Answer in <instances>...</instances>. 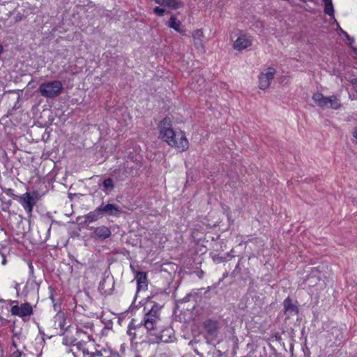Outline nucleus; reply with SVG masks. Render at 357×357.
Wrapping results in <instances>:
<instances>
[{"mask_svg": "<svg viewBox=\"0 0 357 357\" xmlns=\"http://www.w3.org/2000/svg\"><path fill=\"white\" fill-rule=\"evenodd\" d=\"M160 138L172 147L179 151H185L189 147V142L184 132L176 131L172 128L169 118H165L158 125Z\"/></svg>", "mask_w": 357, "mask_h": 357, "instance_id": "1", "label": "nucleus"}, {"mask_svg": "<svg viewBox=\"0 0 357 357\" xmlns=\"http://www.w3.org/2000/svg\"><path fill=\"white\" fill-rule=\"evenodd\" d=\"M161 308L162 305L154 303L144 316L142 322L144 324V327L147 333H149V335L159 329Z\"/></svg>", "mask_w": 357, "mask_h": 357, "instance_id": "2", "label": "nucleus"}, {"mask_svg": "<svg viewBox=\"0 0 357 357\" xmlns=\"http://www.w3.org/2000/svg\"><path fill=\"white\" fill-rule=\"evenodd\" d=\"M127 333L132 343L149 342V333L142 321L136 323L135 319H132L128 324Z\"/></svg>", "mask_w": 357, "mask_h": 357, "instance_id": "3", "label": "nucleus"}, {"mask_svg": "<svg viewBox=\"0 0 357 357\" xmlns=\"http://www.w3.org/2000/svg\"><path fill=\"white\" fill-rule=\"evenodd\" d=\"M312 100L320 107L339 109L342 104L339 98L335 96H324L321 93H315L312 96Z\"/></svg>", "mask_w": 357, "mask_h": 357, "instance_id": "4", "label": "nucleus"}, {"mask_svg": "<svg viewBox=\"0 0 357 357\" xmlns=\"http://www.w3.org/2000/svg\"><path fill=\"white\" fill-rule=\"evenodd\" d=\"M63 90V84L60 81H51L43 83L39 86V91L42 96L53 98L58 96Z\"/></svg>", "mask_w": 357, "mask_h": 357, "instance_id": "5", "label": "nucleus"}, {"mask_svg": "<svg viewBox=\"0 0 357 357\" xmlns=\"http://www.w3.org/2000/svg\"><path fill=\"white\" fill-rule=\"evenodd\" d=\"M149 343L156 344L159 342H174L176 340L174 331L172 328H166L162 331H155L149 335Z\"/></svg>", "mask_w": 357, "mask_h": 357, "instance_id": "6", "label": "nucleus"}, {"mask_svg": "<svg viewBox=\"0 0 357 357\" xmlns=\"http://www.w3.org/2000/svg\"><path fill=\"white\" fill-rule=\"evenodd\" d=\"M76 334L81 341L84 342V338L93 340V324L89 320L79 319L76 320Z\"/></svg>", "mask_w": 357, "mask_h": 357, "instance_id": "7", "label": "nucleus"}, {"mask_svg": "<svg viewBox=\"0 0 357 357\" xmlns=\"http://www.w3.org/2000/svg\"><path fill=\"white\" fill-rule=\"evenodd\" d=\"M10 313L12 315L24 319L33 314V308L30 303H24L18 305L17 301H11Z\"/></svg>", "mask_w": 357, "mask_h": 357, "instance_id": "8", "label": "nucleus"}, {"mask_svg": "<svg viewBox=\"0 0 357 357\" xmlns=\"http://www.w3.org/2000/svg\"><path fill=\"white\" fill-rule=\"evenodd\" d=\"M69 352L73 354V357H103L100 351L90 352L82 343L72 345Z\"/></svg>", "mask_w": 357, "mask_h": 357, "instance_id": "9", "label": "nucleus"}, {"mask_svg": "<svg viewBox=\"0 0 357 357\" xmlns=\"http://www.w3.org/2000/svg\"><path fill=\"white\" fill-rule=\"evenodd\" d=\"M275 74V70L272 67H268L262 71L259 75V87L261 90L268 89Z\"/></svg>", "mask_w": 357, "mask_h": 357, "instance_id": "10", "label": "nucleus"}, {"mask_svg": "<svg viewBox=\"0 0 357 357\" xmlns=\"http://www.w3.org/2000/svg\"><path fill=\"white\" fill-rule=\"evenodd\" d=\"M53 328L55 330L56 335H62L67 331L68 326H66V317L63 312H59L55 314L52 319Z\"/></svg>", "mask_w": 357, "mask_h": 357, "instance_id": "11", "label": "nucleus"}, {"mask_svg": "<svg viewBox=\"0 0 357 357\" xmlns=\"http://www.w3.org/2000/svg\"><path fill=\"white\" fill-rule=\"evenodd\" d=\"M252 37L250 34L241 33L234 42L233 47L237 51H242L250 47L252 44Z\"/></svg>", "mask_w": 357, "mask_h": 357, "instance_id": "12", "label": "nucleus"}, {"mask_svg": "<svg viewBox=\"0 0 357 357\" xmlns=\"http://www.w3.org/2000/svg\"><path fill=\"white\" fill-rule=\"evenodd\" d=\"M18 202L28 214H31L33 206L36 204V201L30 193L26 192L19 197Z\"/></svg>", "mask_w": 357, "mask_h": 357, "instance_id": "13", "label": "nucleus"}, {"mask_svg": "<svg viewBox=\"0 0 357 357\" xmlns=\"http://www.w3.org/2000/svg\"><path fill=\"white\" fill-rule=\"evenodd\" d=\"M132 168L129 167L128 162L120 166L113 172V176L116 179L123 181H125L131 174Z\"/></svg>", "mask_w": 357, "mask_h": 357, "instance_id": "14", "label": "nucleus"}, {"mask_svg": "<svg viewBox=\"0 0 357 357\" xmlns=\"http://www.w3.org/2000/svg\"><path fill=\"white\" fill-rule=\"evenodd\" d=\"M91 229H93V237L96 239L105 240L111 236L110 229L105 225L92 227Z\"/></svg>", "mask_w": 357, "mask_h": 357, "instance_id": "15", "label": "nucleus"}, {"mask_svg": "<svg viewBox=\"0 0 357 357\" xmlns=\"http://www.w3.org/2000/svg\"><path fill=\"white\" fill-rule=\"evenodd\" d=\"M114 287V279L109 276L104 278L99 284V291L102 294H109Z\"/></svg>", "mask_w": 357, "mask_h": 357, "instance_id": "16", "label": "nucleus"}, {"mask_svg": "<svg viewBox=\"0 0 357 357\" xmlns=\"http://www.w3.org/2000/svg\"><path fill=\"white\" fill-rule=\"evenodd\" d=\"M98 207L101 212L102 216L104 215L114 216L117 215L120 213V208L115 204H108L105 205L102 204Z\"/></svg>", "mask_w": 357, "mask_h": 357, "instance_id": "17", "label": "nucleus"}, {"mask_svg": "<svg viewBox=\"0 0 357 357\" xmlns=\"http://www.w3.org/2000/svg\"><path fill=\"white\" fill-rule=\"evenodd\" d=\"M135 280L137 281V291L146 290L148 286L147 283V275L144 272L139 271L135 275Z\"/></svg>", "mask_w": 357, "mask_h": 357, "instance_id": "18", "label": "nucleus"}, {"mask_svg": "<svg viewBox=\"0 0 357 357\" xmlns=\"http://www.w3.org/2000/svg\"><path fill=\"white\" fill-rule=\"evenodd\" d=\"M155 3L169 8L172 10H177L183 7L182 1L179 0H153Z\"/></svg>", "mask_w": 357, "mask_h": 357, "instance_id": "19", "label": "nucleus"}, {"mask_svg": "<svg viewBox=\"0 0 357 357\" xmlns=\"http://www.w3.org/2000/svg\"><path fill=\"white\" fill-rule=\"evenodd\" d=\"M283 305L285 313L289 316L296 314L298 312L297 306L292 303L289 297L284 299Z\"/></svg>", "mask_w": 357, "mask_h": 357, "instance_id": "20", "label": "nucleus"}, {"mask_svg": "<svg viewBox=\"0 0 357 357\" xmlns=\"http://www.w3.org/2000/svg\"><path fill=\"white\" fill-rule=\"evenodd\" d=\"M204 328L206 333L211 337H215L218 335V325L217 322L208 320L204 322Z\"/></svg>", "mask_w": 357, "mask_h": 357, "instance_id": "21", "label": "nucleus"}, {"mask_svg": "<svg viewBox=\"0 0 357 357\" xmlns=\"http://www.w3.org/2000/svg\"><path fill=\"white\" fill-rule=\"evenodd\" d=\"M192 38L194 40V45L196 48H204L203 38L204 33L202 29H197L192 33Z\"/></svg>", "mask_w": 357, "mask_h": 357, "instance_id": "22", "label": "nucleus"}, {"mask_svg": "<svg viewBox=\"0 0 357 357\" xmlns=\"http://www.w3.org/2000/svg\"><path fill=\"white\" fill-rule=\"evenodd\" d=\"M102 216L99 207L96 208L93 211H91L85 216V222L91 223L98 220Z\"/></svg>", "mask_w": 357, "mask_h": 357, "instance_id": "23", "label": "nucleus"}, {"mask_svg": "<svg viewBox=\"0 0 357 357\" xmlns=\"http://www.w3.org/2000/svg\"><path fill=\"white\" fill-rule=\"evenodd\" d=\"M169 27L174 29L176 31L182 33L183 29H181V22L176 18L174 16H171L169 22Z\"/></svg>", "mask_w": 357, "mask_h": 357, "instance_id": "24", "label": "nucleus"}, {"mask_svg": "<svg viewBox=\"0 0 357 357\" xmlns=\"http://www.w3.org/2000/svg\"><path fill=\"white\" fill-rule=\"evenodd\" d=\"M324 3V13L329 16L334 17V8L332 0H322Z\"/></svg>", "mask_w": 357, "mask_h": 357, "instance_id": "25", "label": "nucleus"}, {"mask_svg": "<svg viewBox=\"0 0 357 357\" xmlns=\"http://www.w3.org/2000/svg\"><path fill=\"white\" fill-rule=\"evenodd\" d=\"M102 190L104 192H111L114 188V181L111 178H108L102 182Z\"/></svg>", "mask_w": 357, "mask_h": 357, "instance_id": "26", "label": "nucleus"}, {"mask_svg": "<svg viewBox=\"0 0 357 357\" xmlns=\"http://www.w3.org/2000/svg\"><path fill=\"white\" fill-rule=\"evenodd\" d=\"M74 342H75V341L69 342V341H68V339L67 337H64V338L63 339V344H65V345H69V347L66 349V352H67L68 354H70L73 356V354H72L71 352H69V350H70V347H71V346H72V345H73V344H77V343H82V344L84 345V347H85V348H86V344H85L84 342H76V343H74Z\"/></svg>", "mask_w": 357, "mask_h": 357, "instance_id": "27", "label": "nucleus"}, {"mask_svg": "<svg viewBox=\"0 0 357 357\" xmlns=\"http://www.w3.org/2000/svg\"><path fill=\"white\" fill-rule=\"evenodd\" d=\"M1 202H2V206H1V209L3 211H8L10 206H11L12 204V201L10 199H8L7 201H3L1 199Z\"/></svg>", "mask_w": 357, "mask_h": 357, "instance_id": "28", "label": "nucleus"}, {"mask_svg": "<svg viewBox=\"0 0 357 357\" xmlns=\"http://www.w3.org/2000/svg\"><path fill=\"white\" fill-rule=\"evenodd\" d=\"M153 13L159 16V17H162L165 14V9L162 8H160V7H155L154 9H153Z\"/></svg>", "mask_w": 357, "mask_h": 357, "instance_id": "29", "label": "nucleus"}, {"mask_svg": "<svg viewBox=\"0 0 357 357\" xmlns=\"http://www.w3.org/2000/svg\"><path fill=\"white\" fill-rule=\"evenodd\" d=\"M28 266L29 269V275L31 278H34V268L32 263L31 261H29Z\"/></svg>", "mask_w": 357, "mask_h": 357, "instance_id": "30", "label": "nucleus"}, {"mask_svg": "<svg viewBox=\"0 0 357 357\" xmlns=\"http://www.w3.org/2000/svg\"><path fill=\"white\" fill-rule=\"evenodd\" d=\"M13 353L10 355V357H21L22 352L18 349L13 350Z\"/></svg>", "mask_w": 357, "mask_h": 357, "instance_id": "31", "label": "nucleus"}, {"mask_svg": "<svg viewBox=\"0 0 357 357\" xmlns=\"http://www.w3.org/2000/svg\"><path fill=\"white\" fill-rule=\"evenodd\" d=\"M346 38H347V41H348V43H348V45H349V46H351V45H352V44L354 43V38L351 37L349 35H347Z\"/></svg>", "mask_w": 357, "mask_h": 357, "instance_id": "32", "label": "nucleus"}, {"mask_svg": "<svg viewBox=\"0 0 357 357\" xmlns=\"http://www.w3.org/2000/svg\"><path fill=\"white\" fill-rule=\"evenodd\" d=\"M15 349H17V343H16L15 340L14 339H13L12 346L10 347V351L15 350Z\"/></svg>", "mask_w": 357, "mask_h": 357, "instance_id": "33", "label": "nucleus"}, {"mask_svg": "<svg viewBox=\"0 0 357 357\" xmlns=\"http://www.w3.org/2000/svg\"><path fill=\"white\" fill-rule=\"evenodd\" d=\"M1 257H2V260H1V264L2 265H6V263H7V260H6V256L4 255H1Z\"/></svg>", "mask_w": 357, "mask_h": 357, "instance_id": "34", "label": "nucleus"}, {"mask_svg": "<svg viewBox=\"0 0 357 357\" xmlns=\"http://www.w3.org/2000/svg\"><path fill=\"white\" fill-rule=\"evenodd\" d=\"M338 26V29L340 31V32L343 34L345 37L347 36V35H349L346 31H344L339 25Z\"/></svg>", "mask_w": 357, "mask_h": 357, "instance_id": "35", "label": "nucleus"}, {"mask_svg": "<svg viewBox=\"0 0 357 357\" xmlns=\"http://www.w3.org/2000/svg\"><path fill=\"white\" fill-rule=\"evenodd\" d=\"M352 136L357 139V128H356L352 132Z\"/></svg>", "mask_w": 357, "mask_h": 357, "instance_id": "36", "label": "nucleus"}, {"mask_svg": "<svg viewBox=\"0 0 357 357\" xmlns=\"http://www.w3.org/2000/svg\"><path fill=\"white\" fill-rule=\"evenodd\" d=\"M351 82H352V83H354V84H355V83H357V79H353L351 80Z\"/></svg>", "mask_w": 357, "mask_h": 357, "instance_id": "37", "label": "nucleus"}, {"mask_svg": "<svg viewBox=\"0 0 357 357\" xmlns=\"http://www.w3.org/2000/svg\"><path fill=\"white\" fill-rule=\"evenodd\" d=\"M195 89L196 88V89H198V87H196V86H193Z\"/></svg>", "mask_w": 357, "mask_h": 357, "instance_id": "38", "label": "nucleus"}, {"mask_svg": "<svg viewBox=\"0 0 357 357\" xmlns=\"http://www.w3.org/2000/svg\"><path fill=\"white\" fill-rule=\"evenodd\" d=\"M195 89L196 88V89H198V87H196V86H193Z\"/></svg>", "mask_w": 357, "mask_h": 357, "instance_id": "39", "label": "nucleus"}]
</instances>
